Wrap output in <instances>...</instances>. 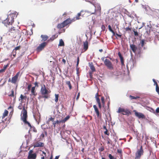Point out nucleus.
Instances as JSON below:
<instances>
[{
    "mask_svg": "<svg viewBox=\"0 0 159 159\" xmlns=\"http://www.w3.org/2000/svg\"><path fill=\"white\" fill-rule=\"evenodd\" d=\"M156 111L157 113H159V107H158L157 108Z\"/></svg>",
    "mask_w": 159,
    "mask_h": 159,
    "instance_id": "57",
    "label": "nucleus"
},
{
    "mask_svg": "<svg viewBox=\"0 0 159 159\" xmlns=\"http://www.w3.org/2000/svg\"><path fill=\"white\" fill-rule=\"evenodd\" d=\"M118 113H121L122 115L129 116L131 114V112L129 109H125L121 107H119L118 111H117Z\"/></svg>",
    "mask_w": 159,
    "mask_h": 159,
    "instance_id": "6",
    "label": "nucleus"
},
{
    "mask_svg": "<svg viewBox=\"0 0 159 159\" xmlns=\"http://www.w3.org/2000/svg\"><path fill=\"white\" fill-rule=\"evenodd\" d=\"M104 63L109 69L112 70L113 69V65L111 62L109 60L105 59L104 61Z\"/></svg>",
    "mask_w": 159,
    "mask_h": 159,
    "instance_id": "8",
    "label": "nucleus"
},
{
    "mask_svg": "<svg viewBox=\"0 0 159 159\" xmlns=\"http://www.w3.org/2000/svg\"><path fill=\"white\" fill-rule=\"evenodd\" d=\"M144 151L142 146H141L140 148L138 149L135 153V159H140Z\"/></svg>",
    "mask_w": 159,
    "mask_h": 159,
    "instance_id": "5",
    "label": "nucleus"
},
{
    "mask_svg": "<svg viewBox=\"0 0 159 159\" xmlns=\"http://www.w3.org/2000/svg\"><path fill=\"white\" fill-rule=\"evenodd\" d=\"M83 46L84 48L82 50V52H84L86 51L88 48V43L87 41L84 42Z\"/></svg>",
    "mask_w": 159,
    "mask_h": 159,
    "instance_id": "11",
    "label": "nucleus"
},
{
    "mask_svg": "<svg viewBox=\"0 0 159 159\" xmlns=\"http://www.w3.org/2000/svg\"><path fill=\"white\" fill-rule=\"evenodd\" d=\"M98 106L99 108H100V109H101L102 108V105H101V103H98Z\"/></svg>",
    "mask_w": 159,
    "mask_h": 159,
    "instance_id": "56",
    "label": "nucleus"
},
{
    "mask_svg": "<svg viewBox=\"0 0 159 159\" xmlns=\"http://www.w3.org/2000/svg\"><path fill=\"white\" fill-rule=\"evenodd\" d=\"M58 35L57 34H56L54 35H53L48 40V41H52L55 39L57 38Z\"/></svg>",
    "mask_w": 159,
    "mask_h": 159,
    "instance_id": "17",
    "label": "nucleus"
},
{
    "mask_svg": "<svg viewBox=\"0 0 159 159\" xmlns=\"http://www.w3.org/2000/svg\"><path fill=\"white\" fill-rule=\"evenodd\" d=\"M54 118L52 117H51L48 119V120L46 121V124L48 125H49L50 124V121H52V122L54 121Z\"/></svg>",
    "mask_w": 159,
    "mask_h": 159,
    "instance_id": "24",
    "label": "nucleus"
},
{
    "mask_svg": "<svg viewBox=\"0 0 159 159\" xmlns=\"http://www.w3.org/2000/svg\"><path fill=\"white\" fill-rule=\"evenodd\" d=\"M80 61V59L79 57H77V64H76V70L77 72H78L79 71V68H78V65Z\"/></svg>",
    "mask_w": 159,
    "mask_h": 159,
    "instance_id": "31",
    "label": "nucleus"
},
{
    "mask_svg": "<svg viewBox=\"0 0 159 159\" xmlns=\"http://www.w3.org/2000/svg\"><path fill=\"white\" fill-rule=\"evenodd\" d=\"M34 84L35 85V87H39V85H38V83L37 82H35L34 83Z\"/></svg>",
    "mask_w": 159,
    "mask_h": 159,
    "instance_id": "54",
    "label": "nucleus"
},
{
    "mask_svg": "<svg viewBox=\"0 0 159 159\" xmlns=\"http://www.w3.org/2000/svg\"><path fill=\"white\" fill-rule=\"evenodd\" d=\"M108 29L110 31H111L113 34V35H116V36H117L118 37H119L120 38H121L122 37V35L121 34H118L117 33H115V32L114 31L112 30V29H111V27L110 25H109L108 26Z\"/></svg>",
    "mask_w": 159,
    "mask_h": 159,
    "instance_id": "10",
    "label": "nucleus"
},
{
    "mask_svg": "<svg viewBox=\"0 0 159 159\" xmlns=\"http://www.w3.org/2000/svg\"><path fill=\"white\" fill-rule=\"evenodd\" d=\"M104 133L105 134L107 135H109L110 134L109 132L108 131V130H106L104 132Z\"/></svg>",
    "mask_w": 159,
    "mask_h": 159,
    "instance_id": "42",
    "label": "nucleus"
},
{
    "mask_svg": "<svg viewBox=\"0 0 159 159\" xmlns=\"http://www.w3.org/2000/svg\"><path fill=\"white\" fill-rule=\"evenodd\" d=\"M133 32H134V35L135 36H139L138 33L137 31L134 30Z\"/></svg>",
    "mask_w": 159,
    "mask_h": 159,
    "instance_id": "47",
    "label": "nucleus"
},
{
    "mask_svg": "<svg viewBox=\"0 0 159 159\" xmlns=\"http://www.w3.org/2000/svg\"><path fill=\"white\" fill-rule=\"evenodd\" d=\"M22 113V116L21 117V120L25 124L28 125L29 126L32 127L30 123L27 121V119L28 117L27 112V110L25 109L24 106L23 107Z\"/></svg>",
    "mask_w": 159,
    "mask_h": 159,
    "instance_id": "2",
    "label": "nucleus"
},
{
    "mask_svg": "<svg viewBox=\"0 0 159 159\" xmlns=\"http://www.w3.org/2000/svg\"><path fill=\"white\" fill-rule=\"evenodd\" d=\"M118 56L119 57L120 59H121V58H123V57L122 56V55L120 52H119L118 53Z\"/></svg>",
    "mask_w": 159,
    "mask_h": 159,
    "instance_id": "49",
    "label": "nucleus"
},
{
    "mask_svg": "<svg viewBox=\"0 0 159 159\" xmlns=\"http://www.w3.org/2000/svg\"><path fill=\"white\" fill-rule=\"evenodd\" d=\"M20 73V72L19 71L16 73L15 75L11 79V82L12 83L14 84L16 83Z\"/></svg>",
    "mask_w": 159,
    "mask_h": 159,
    "instance_id": "9",
    "label": "nucleus"
},
{
    "mask_svg": "<svg viewBox=\"0 0 159 159\" xmlns=\"http://www.w3.org/2000/svg\"><path fill=\"white\" fill-rule=\"evenodd\" d=\"M66 84L68 86L70 89H71L72 86L70 81H66Z\"/></svg>",
    "mask_w": 159,
    "mask_h": 159,
    "instance_id": "29",
    "label": "nucleus"
},
{
    "mask_svg": "<svg viewBox=\"0 0 159 159\" xmlns=\"http://www.w3.org/2000/svg\"><path fill=\"white\" fill-rule=\"evenodd\" d=\"M110 139L109 138H108V140H107V144H110Z\"/></svg>",
    "mask_w": 159,
    "mask_h": 159,
    "instance_id": "59",
    "label": "nucleus"
},
{
    "mask_svg": "<svg viewBox=\"0 0 159 159\" xmlns=\"http://www.w3.org/2000/svg\"><path fill=\"white\" fill-rule=\"evenodd\" d=\"M64 45V43L62 39L60 40L59 46H63Z\"/></svg>",
    "mask_w": 159,
    "mask_h": 159,
    "instance_id": "30",
    "label": "nucleus"
},
{
    "mask_svg": "<svg viewBox=\"0 0 159 159\" xmlns=\"http://www.w3.org/2000/svg\"><path fill=\"white\" fill-rule=\"evenodd\" d=\"M81 16V13H78L77 15L76 16V20H78V19H80V18L79 17H80V16Z\"/></svg>",
    "mask_w": 159,
    "mask_h": 159,
    "instance_id": "41",
    "label": "nucleus"
},
{
    "mask_svg": "<svg viewBox=\"0 0 159 159\" xmlns=\"http://www.w3.org/2000/svg\"><path fill=\"white\" fill-rule=\"evenodd\" d=\"M8 111L6 110H5L4 111V112L3 114V115L2 116V118L3 119L6 116H7L8 114Z\"/></svg>",
    "mask_w": 159,
    "mask_h": 159,
    "instance_id": "25",
    "label": "nucleus"
},
{
    "mask_svg": "<svg viewBox=\"0 0 159 159\" xmlns=\"http://www.w3.org/2000/svg\"><path fill=\"white\" fill-rule=\"evenodd\" d=\"M32 85L31 84H29L27 87V89H28V91H30L31 89V87Z\"/></svg>",
    "mask_w": 159,
    "mask_h": 159,
    "instance_id": "43",
    "label": "nucleus"
},
{
    "mask_svg": "<svg viewBox=\"0 0 159 159\" xmlns=\"http://www.w3.org/2000/svg\"><path fill=\"white\" fill-rule=\"evenodd\" d=\"M8 66V64H7V65H5L3 67V68L2 69L3 70L5 71L6 70V69Z\"/></svg>",
    "mask_w": 159,
    "mask_h": 159,
    "instance_id": "39",
    "label": "nucleus"
},
{
    "mask_svg": "<svg viewBox=\"0 0 159 159\" xmlns=\"http://www.w3.org/2000/svg\"><path fill=\"white\" fill-rule=\"evenodd\" d=\"M20 32V31L17 29H16L15 28L13 27L10 28L8 33L9 35H11L12 37L16 38Z\"/></svg>",
    "mask_w": 159,
    "mask_h": 159,
    "instance_id": "4",
    "label": "nucleus"
},
{
    "mask_svg": "<svg viewBox=\"0 0 159 159\" xmlns=\"http://www.w3.org/2000/svg\"><path fill=\"white\" fill-rule=\"evenodd\" d=\"M153 82L154 83V84L156 85V86L158 85L157 82L154 79H153L152 80Z\"/></svg>",
    "mask_w": 159,
    "mask_h": 159,
    "instance_id": "52",
    "label": "nucleus"
},
{
    "mask_svg": "<svg viewBox=\"0 0 159 159\" xmlns=\"http://www.w3.org/2000/svg\"><path fill=\"white\" fill-rule=\"evenodd\" d=\"M99 96V95H98V93L96 94L95 96V98L96 99V101L98 103H101L100 98L98 97Z\"/></svg>",
    "mask_w": 159,
    "mask_h": 159,
    "instance_id": "22",
    "label": "nucleus"
},
{
    "mask_svg": "<svg viewBox=\"0 0 159 159\" xmlns=\"http://www.w3.org/2000/svg\"><path fill=\"white\" fill-rule=\"evenodd\" d=\"M42 38V41H45L47 40L48 38V37L46 35H41V36Z\"/></svg>",
    "mask_w": 159,
    "mask_h": 159,
    "instance_id": "20",
    "label": "nucleus"
},
{
    "mask_svg": "<svg viewBox=\"0 0 159 159\" xmlns=\"http://www.w3.org/2000/svg\"><path fill=\"white\" fill-rule=\"evenodd\" d=\"M20 48V46L16 47L13 50H15L16 51L17 50H19Z\"/></svg>",
    "mask_w": 159,
    "mask_h": 159,
    "instance_id": "46",
    "label": "nucleus"
},
{
    "mask_svg": "<svg viewBox=\"0 0 159 159\" xmlns=\"http://www.w3.org/2000/svg\"><path fill=\"white\" fill-rule=\"evenodd\" d=\"M121 64L122 66L124 65V60L123 58L120 59Z\"/></svg>",
    "mask_w": 159,
    "mask_h": 159,
    "instance_id": "38",
    "label": "nucleus"
},
{
    "mask_svg": "<svg viewBox=\"0 0 159 159\" xmlns=\"http://www.w3.org/2000/svg\"><path fill=\"white\" fill-rule=\"evenodd\" d=\"M130 46L133 52H135L137 49V47L134 44H130Z\"/></svg>",
    "mask_w": 159,
    "mask_h": 159,
    "instance_id": "19",
    "label": "nucleus"
},
{
    "mask_svg": "<svg viewBox=\"0 0 159 159\" xmlns=\"http://www.w3.org/2000/svg\"><path fill=\"white\" fill-rule=\"evenodd\" d=\"M33 152V151L32 150H30L29 152V154H32V153Z\"/></svg>",
    "mask_w": 159,
    "mask_h": 159,
    "instance_id": "58",
    "label": "nucleus"
},
{
    "mask_svg": "<svg viewBox=\"0 0 159 159\" xmlns=\"http://www.w3.org/2000/svg\"><path fill=\"white\" fill-rule=\"evenodd\" d=\"M80 93H78V94H77V96L76 97V99L77 100H78V99H79V97H80Z\"/></svg>",
    "mask_w": 159,
    "mask_h": 159,
    "instance_id": "55",
    "label": "nucleus"
},
{
    "mask_svg": "<svg viewBox=\"0 0 159 159\" xmlns=\"http://www.w3.org/2000/svg\"><path fill=\"white\" fill-rule=\"evenodd\" d=\"M16 17V14L14 13H12L8 15L6 19L3 21V23L6 26L8 25H12L14 21V19Z\"/></svg>",
    "mask_w": 159,
    "mask_h": 159,
    "instance_id": "1",
    "label": "nucleus"
},
{
    "mask_svg": "<svg viewBox=\"0 0 159 159\" xmlns=\"http://www.w3.org/2000/svg\"><path fill=\"white\" fill-rule=\"evenodd\" d=\"M20 99L21 100V102H23L24 101V100H26V96H24L22 94H21L20 96Z\"/></svg>",
    "mask_w": 159,
    "mask_h": 159,
    "instance_id": "23",
    "label": "nucleus"
},
{
    "mask_svg": "<svg viewBox=\"0 0 159 159\" xmlns=\"http://www.w3.org/2000/svg\"><path fill=\"white\" fill-rule=\"evenodd\" d=\"M103 128L104 129H105V130L107 129L106 128V126H105V125H103Z\"/></svg>",
    "mask_w": 159,
    "mask_h": 159,
    "instance_id": "60",
    "label": "nucleus"
},
{
    "mask_svg": "<svg viewBox=\"0 0 159 159\" xmlns=\"http://www.w3.org/2000/svg\"><path fill=\"white\" fill-rule=\"evenodd\" d=\"M124 29L126 31H131V28H129V27L125 28H124Z\"/></svg>",
    "mask_w": 159,
    "mask_h": 159,
    "instance_id": "44",
    "label": "nucleus"
},
{
    "mask_svg": "<svg viewBox=\"0 0 159 159\" xmlns=\"http://www.w3.org/2000/svg\"><path fill=\"white\" fill-rule=\"evenodd\" d=\"M117 152L121 154L122 153V151L121 149H118L117 150Z\"/></svg>",
    "mask_w": 159,
    "mask_h": 159,
    "instance_id": "51",
    "label": "nucleus"
},
{
    "mask_svg": "<svg viewBox=\"0 0 159 159\" xmlns=\"http://www.w3.org/2000/svg\"><path fill=\"white\" fill-rule=\"evenodd\" d=\"M41 156L42 157L43 156L44 157H45L46 156V153L42 151V153L41 154Z\"/></svg>",
    "mask_w": 159,
    "mask_h": 159,
    "instance_id": "40",
    "label": "nucleus"
},
{
    "mask_svg": "<svg viewBox=\"0 0 159 159\" xmlns=\"http://www.w3.org/2000/svg\"><path fill=\"white\" fill-rule=\"evenodd\" d=\"M61 122H62V121L58 120H57L55 121H53L52 124L53 125L54 127L55 128L56 127V124H59Z\"/></svg>",
    "mask_w": 159,
    "mask_h": 159,
    "instance_id": "21",
    "label": "nucleus"
},
{
    "mask_svg": "<svg viewBox=\"0 0 159 159\" xmlns=\"http://www.w3.org/2000/svg\"><path fill=\"white\" fill-rule=\"evenodd\" d=\"M140 44L142 47L143 46L144 44V40L142 39L141 40L140 42Z\"/></svg>",
    "mask_w": 159,
    "mask_h": 159,
    "instance_id": "37",
    "label": "nucleus"
},
{
    "mask_svg": "<svg viewBox=\"0 0 159 159\" xmlns=\"http://www.w3.org/2000/svg\"><path fill=\"white\" fill-rule=\"evenodd\" d=\"M11 93L9 95L10 96L14 97V91L13 90H12L11 91Z\"/></svg>",
    "mask_w": 159,
    "mask_h": 159,
    "instance_id": "48",
    "label": "nucleus"
},
{
    "mask_svg": "<svg viewBox=\"0 0 159 159\" xmlns=\"http://www.w3.org/2000/svg\"><path fill=\"white\" fill-rule=\"evenodd\" d=\"M89 75L90 78H92V73L91 72L89 73Z\"/></svg>",
    "mask_w": 159,
    "mask_h": 159,
    "instance_id": "61",
    "label": "nucleus"
},
{
    "mask_svg": "<svg viewBox=\"0 0 159 159\" xmlns=\"http://www.w3.org/2000/svg\"><path fill=\"white\" fill-rule=\"evenodd\" d=\"M59 157V156H56L55 157V159H58Z\"/></svg>",
    "mask_w": 159,
    "mask_h": 159,
    "instance_id": "64",
    "label": "nucleus"
},
{
    "mask_svg": "<svg viewBox=\"0 0 159 159\" xmlns=\"http://www.w3.org/2000/svg\"><path fill=\"white\" fill-rule=\"evenodd\" d=\"M44 146V143L40 142H38L34 144V147H42Z\"/></svg>",
    "mask_w": 159,
    "mask_h": 159,
    "instance_id": "18",
    "label": "nucleus"
},
{
    "mask_svg": "<svg viewBox=\"0 0 159 159\" xmlns=\"http://www.w3.org/2000/svg\"><path fill=\"white\" fill-rule=\"evenodd\" d=\"M156 92L159 95V87L158 85H157L156 86Z\"/></svg>",
    "mask_w": 159,
    "mask_h": 159,
    "instance_id": "36",
    "label": "nucleus"
},
{
    "mask_svg": "<svg viewBox=\"0 0 159 159\" xmlns=\"http://www.w3.org/2000/svg\"><path fill=\"white\" fill-rule=\"evenodd\" d=\"M89 66L91 70L93 72L95 71L96 70L95 67L94 66L92 63L90 64Z\"/></svg>",
    "mask_w": 159,
    "mask_h": 159,
    "instance_id": "26",
    "label": "nucleus"
},
{
    "mask_svg": "<svg viewBox=\"0 0 159 159\" xmlns=\"http://www.w3.org/2000/svg\"><path fill=\"white\" fill-rule=\"evenodd\" d=\"M108 157L110 159H116L114 156H112L111 154L108 155Z\"/></svg>",
    "mask_w": 159,
    "mask_h": 159,
    "instance_id": "35",
    "label": "nucleus"
},
{
    "mask_svg": "<svg viewBox=\"0 0 159 159\" xmlns=\"http://www.w3.org/2000/svg\"><path fill=\"white\" fill-rule=\"evenodd\" d=\"M93 107L94 108L96 114V115L98 117H99L100 116V113L96 105H94L93 106Z\"/></svg>",
    "mask_w": 159,
    "mask_h": 159,
    "instance_id": "15",
    "label": "nucleus"
},
{
    "mask_svg": "<svg viewBox=\"0 0 159 159\" xmlns=\"http://www.w3.org/2000/svg\"><path fill=\"white\" fill-rule=\"evenodd\" d=\"M36 154L35 153L32 154H30L28 155V159H35L36 158Z\"/></svg>",
    "mask_w": 159,
    "mask_h": 159,
    "instance_id": "16",
    "label": "nucleus"
},
{
    "mask_svg": "<svg viewBox=\"0 0 159 159\" xmlns=\"http://www.w3.org/2000/svg\"><path fill=\"white\" fill-rule=\"evenodd\" d=\"M70 118V116H66L65 118L63 119V120H61V121H62V122H65L66 121H67Z\"/></svg>",
    "mask_w": 159,
    "mask_h": 159,
    "instance_id": "32",
    "label": "nucleus"
},
{
    "mask_svg": "<svg viewBox=\"0 0 159 159\" xmlns=\"http://www.w3.org/2000/svg\"><path fill=\"white\" fill-rule=\"evenodd\" d=\"M106 27L104 25H102L101 26V29L103 31H104Z\"/></svg>",
    "mask_w": 159,
    "mask_h": 159,
    "instance_id": "50",
    "label": "nucleus"
},
{
    "mask_svg": "<svg viewBox=\"0 0 159 159\" xmlns=\"http://www.w3.org/2000/svg\"><path fill=\"white\" fill-rule=\"evenodd\" d=\"M4 71L2 69L0 70V73L4 72Z\"/></svg>",
    "mask_w": 159,
    "mask_h": 159,
    "instance_id": "63",
    "label": "nucleus"
},
{
    "mask_svg": "<svg viewBox=\"0 0 159 159\" xmlns=\"http://www.w3.org/2000/svg\"><path fill=\"white\" fill-rule=\"evenodd\" d=\"M65 26L63 22L62 23L59 24L57 25V27L58 29H61L62 28L65 27Z\"/></svg>",
    "mask_w": 159,
    "mask_h": 159,
    "instance_id": "27",
    "label": "nucleus"
},
{
    "mask_svg": "<svg viewBox=\"0 0 159 159\" xmlns=\"http://www.w3.org/2000/svg\"><path fill=\"white\" fill-rule=\"evenodd\" d=\"M40 92L42 95L43 96V98H48L49 97L48 95L51 93V91L48 88H46L45 85L43 84L41 86Z\"/></svg>",
    "mask_w": 159,
    "mask_h": 159,
    "instance_id": "3",
    "label": "nucleus"
},
{
    "mask_svg": "<svg viewBox=\"0 0 159 159\" xmlns=\"http://www.w3.org/2000/svg\"><path fill=\"white\" fill-rule=\"evenodd\" d=\"M62 62L65 64L66 62V61L64 59H63L62 60Z\"/></svg>",
    "mask_w": 159,
    "mask_h": 159,
    "instance_id": "62",
    "label": "nucleus"
},
{
    "mask_svg": "<svg viewBox=\"0 0 159 159\" xmlns=\"http://www.w3.org/2000/svg\"><path fill=\"white\" fill-rule=\"evenodd\" d=\"M73 20H71L70 19L68 18L66 20L64 21L63 23L65 26H66L68 24L71 23V22L72 21H73Z\"/></svg>",
    "mask_w": 159,
    "mask_h": 159,
    "instance_id": "14",
    "label": "nucleus"
},
{
    "mask_svg": "<svg viewBox=\"0 0 159 159\" xmlns=\"http://www.w3.org/2000/svg\"><path fill=\"white\" fill-rule=\"evenodd\" d=\"M101 100L102 101V107H104L105 106V102L104 101V98L103 97H102L101 98Z\"/></svg>",
    "mask_w": 159,
    "mask_h": 159,
    "instance_id": "28",
    "label": "nucleus"
},
{
    "mask_svg": "<svg viewBox=\"0 0 159 159\" xmlns=\"http://www.w3.org/2000/svg\"><path fill=\"white\" fill-rule=\"evenodd\" d=\"M31 94L30 95H32L34 96H35L37 94V93L36 92V91L35 90V87H33L31 88Z\"/></svg>",
    "mask_w": 159,
    "mask_h": 159,
    "instance_id": "13",
    "label": "nucleus"
},
{
    "mask_svg": "<svg viewBox=\"0 0 159 159\" xmlns=\"http://www.w3.org/2000/svg\"><path fill=\"white\" fill-rule=\"evenodd\" d=\"M32 129H33V131H34V132H37V129H35V128L34 127H32Z\"/></svg>",
    "mask_w": 159,
    "mask_h": 159,
    "instance_id": "53",
    "label": "nucleus"
},
{
    "mask_svg": "<svg viewBox=\"0 0 159 159\" xmlns=\"http://www.w3.org/2000/svg\"><path fill=\"white\" fill-rule=\"evenodd\" d=\"M55 102H57L58 100L59 95L58 94H55Z\"/></svg>",
    "mask_w": 159,
    "mask_h": 159,
    "instance_id": "33",
    "label": "nucleus"
},
{
    "mask_svg": "<svg viewBox=\"0 0 159 159\" xmlns=\"http://www.w3.org/2000/svg\"><path fill=\"white\" fill-rule=\"evenodd\" d=\"M47 43L44 42L40 44L36 48V50L38 52H39L44 49L45 47L47 45Z\"/></svg>",
    "mask_w": 159,
    "mask_h": 159,
    "instance_id": "7",
    "label": "nucleus"
},
{
    "mask_svg": "<svg viewBox=\"0 0 159 159\" xmlns=\"http://www.w3.org/2000/svg\"><path fill=\"white\" fill-rule=\"evenodd\" d=\"M129 98L131 99H137L138 98H139V97L137 96L134 97V96H132L131 95H130L129 96Z\"/></svg>",
    "mask_w": 159,
    "mask_h": 159,
    "instance_id": "34",
    "label": "nucleus"
},
{
    "mask_svg": "<svg viewBox=\"0 0 159 159\" xmlns=\"http://www.w3.org/2000/svg\"><path fill=\"white\" fill-rule=\"evenodd\" d=\"M135 114L139 118L144 119L145 118V116L141 113L135 112Z\"/></svg>",
    "mask_w": 159,
    "mask_h": 159,
    "instance_id": "12",
    "label": "nucleus"
},
{
    "mask_svg": "<svg viewBox=\"0 0 159 159\" xmlns=\"http://www.w3.org/2000/svg\"><path fill=\"white\" fill-rule=\"evenodd\" d=\"M16 52L15 50H13L12 52V53L13 54V56L14 57H15L16 55Z\"/></svg>",
    "mask_w": 159,
    "mask_h": 159,
    "instance_id": "45",
    "label": "nucleus"
}]
</instances>
